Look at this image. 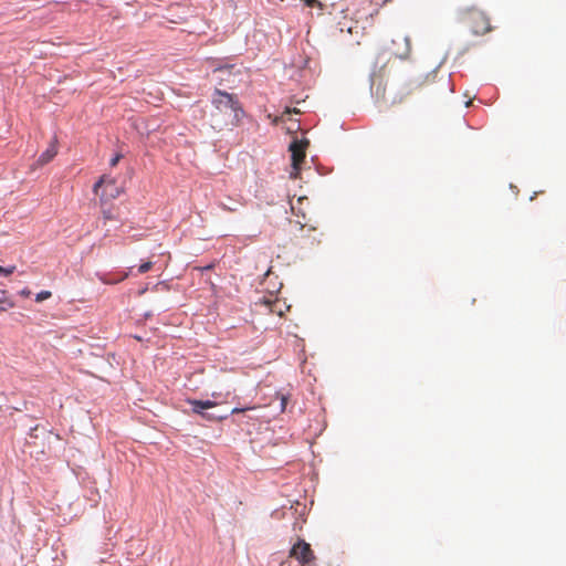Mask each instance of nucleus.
<instances>
[{
  "mask_svg": "<svg viewBox=\"0 0 566 566\" xmlns=\"http://www.w3.org/2000/svg\"><path fill=\"white\" fill-rule=\"evenodd\" d=\"M213 109L210 113L211 127L221 132L239 126L244 111L234 94L216 90L212 97Z\"/></svg>",
  "mask_w": 566,
  "mask_h": 566,
  "instance_id": "f257e3e1",
  "label": "nucleus"
},
{
  "mask_svg": "<svg viewBox=\"0 0 566 566\" xmlns=\"http://www.w3.org/2000/svg\"><path fill=\"white\" fill-rule=\"evenodd\" d=\"M53 440H60V436L54 434L51 430L35 426L31 429L25 446L32 458L43 460L51 453Z\"/></svg>",
  "mask_w": 566,
  "mask_h": 566,
  "instance_id": "f03ea898",
  "label": "nucleus"
},
{
  "mask_svg": "<svg viewBox=\"0 0 566 566\" xmlns=\"http://www.w3.org/2000/svg\"><path fill=\"white\" fill-rule=\"evenodd\" d=\"M290 557L295 558L302 566H313L316 560L311 545L301 538L290 549Z\"/></svg>",
  "mask_w": 566,
  "mask_h": 566,
  "instance_id": "7ed1b4c3",
  "label": "nucleus"
},
{
  "mask_svg": "<svg viewBox=\"0 0 566 566\" xmlns=\"http://www.w3.org/2000/svg\"><path fill=\"white\" fill-rule=\"evenodd\" d=\"M468 22L471 31L474 34H485L486 32L491 31V23L489 17L480 10H469Z\"/></svg>",
  "mask_w": 566,
  "mask_h": 566,
  "instance_id": "20e7f679",
  "label": "nucleus"
},
{
  "mask_svg": "<svg viewBox=\"0 0 566 566\" xmlns=\"http://www.w3.org/2000/svg\"><path fill=\"white\" fill-rule=\"evenodd\" d=\"M308 146V140H293L289 147L292 157V167L293 171L291 172L292 177L296 178L301 168V164L305 159V151Z\"/></svg>",
  "mask_w": 566,
  "mask_h": 566,
  "instance_id": "39448f33",
  "label": "nucleus"
},
{
  "mask_svg": "<svg viewBox=\"0 0 566 566\" xmlns=\"http://www.w3.org/2000/svg\"><path fill=\"white\" fill-rule=\"evenodd\" d=\"M389 50L396 57L407 60L411 54L410 36L401 33L396 34L391 40V48Z\"/></svg>",
  "mask_w": 566,
  "mask_h": 566,
  "instance_id": "423d86ee",
  "label": "nucleus"
},
{
  "mask_svg": "<svg viewBox=\"0 0 566 566\" xmlns=\"http://www.w3.org/2000/svg\"><path fill=\"white\" fill-rule=\"evenodd\" d=\"M187 402L192 407V412L200 415L203 419L209 421H222L227 419L228 416H219L216 417L211 413L205 412L206 409H210L217 406V402L213 400H197V399H188Z\"/></svg>",
  "mask_w": 566,
  "mask_h": 566,
  "instance_id": "0eeeda50",
  "label": "nucleus"
},
{
  "mask_svg": "<svg viewBox=\"0 0 566 566\" xmlns=\"http://www.w3.org/2000/svg\"><path fill=\"white\" fill-rule=\"evenodd\" d=\"M434 78V74L428 73L423 76H418L410 80L408 83H406L403 87V96H408L424 91L428 86L433 84Z\"/></svg>",
  "mask_w": 566,
  "mask_h": 566,
  "instance_id": "6e6552de",
  "label": "nucleus"
},
{
  "mask_svg": "<svg viewBox=\"0 0 566 566\" xmlns=\"http://www.w3.org/2000/svg\"><path fill=\"white\" fill-rule=\"evenodd\" d=\"M57 154V139L54 137L49 147L39 156L38 164L43 166L50 163Z\"/></svg>",
  "mask_w": 566,
  "mask_h": 566,
  "instance_id": "1a4fd4ad",
  "label": "nucleus"
},
{
  "mask_svg": "<svg viewBox=\"0 0 566 566\" xmlns=\"http://www.w3.org/2000/svg\"><path fill=\"white\" fill-rule=\"evenodd\" d=\"M14 306V303L8 296V293L3 290H0V312L7 311Z\"/></svg>",
  "mask_w": 566,
  "mask_h": 566,
  "instance_id": "9d476101",
  "label": "nucleus"
},
{
  "mask_svg": "<svg viewBox=\"0 0 566 566\" xmlns=\"http://www.w3.org/2000/svg\"><path fill=\"white\" fill-rule=\"evenodd\" d=\"M107 184V187L108 186H115V181L106 176H102L99 178V180L94 185V192L95 193H98V189L103 186Z\"/></svg>",
  "mask_w": 566,
  "mask_h": 566,
  "instance_id": "9b49d317",
  "label": "nucleus"
},
{
  "mask_svg": "<svg viewBox=\"0 0 566 566\" xmlns=\"http://www.w3.org/2000/svg\"><path fill=\"white\" fill-rule=\"evenodd\" d=\"M151 268H153V262H150V261L144 262L138 266V273H140V274L147 273L148 271L151 270Z\"/></svg>",
  "mask_w": 566,
  "mask_h": 566,
  "instance_id": "f8f14e48",
  "label": "nucleus"
},
{
  "mask_svg": "<svg viewBox=\"0 0 566 566\" xmlns=\"http://www.w3.org/2000/svg\"><path fill=\"white\" fill-rule=\"evenodd\" d=\"M49 297H51V292L50 291H42V292L36 294L35 301L36 302H43L44 300H46Z\"/></svg>",
  "mask_w": 566,
  "mask_h": 566,
  "instance_id": "ddd939ff",
  "label": "nucleus"
},
{
  "mask_svg": "<svg viewBox=\"0 0 566 566\" xmlns=\"http://www.w3.org/2000/svg\"><path fill=\"white\" fill-rule=\"evenodd\" d=\"M14 270H15V266L3 268L0 265V274L6 275V276L12 274L14 272Z\"/></svg>",
  "mask_w": 566,
  "mask_h": 566,
  "instance_id": "4468645a",
  "label": "nucleus"
},
{
  "mask_svg": "<svg viewBox=\"0 0 566 566\" xmlns=\"http://www.w3.org/2000/svg\"><path fill=\"white\" fill-rule=\"evenodd\" d=\"M251 409H254V407H247V408H233L231 410V413L232 415H235V413H240V412H244L247 410H251Z\"/></svg>",
  "mask_w": 566,
  "mask_h": 566,
  "instance_id": "2eb2a0df",
  "label": "nucleus"
},
{
  "mask_svg": "<svg viewBox=\"0 0 566 566\" xmlns=\"http://www.w3.org/2000/svg\"><path fill=\"white\" fill-rule=\"evenodd\" d=\"M120 158H122V155H120V154L115 155V156L111 159L109 165H111L112 167H115V166L118 164V161L120 160Z\"/></svg>",
  "mask_w": 566,
  "mask_h": 566,
  "instance_id": "dca6fc26",
  "label": "nucleus"
},
{
  "mask_svg": "<svg viewBox=\"0 0 566 566\" xmlns=\"http://www.w3.org/2000/svg\"><path fill=\"white\" fill-rule=\"evenodd\" d=\"M220 207H221L223 210L231 211V212L237 210V208H232V205H229V207H228V206H226L224 203H220Z\"/></svg>",
  "mask_w": 566,
  "mask_h": 566,
  "instance_id": "f3484780",
  "label": "nucleus"
},
{
  "mask_svg": "<svg viewBox=\"0 0 566 566\" xmlns=\"http://www.w3.org/2000/svg\"><path fill=\"white\" fill-rule=\"evenodd\" d=\"M220 207H221L223 210L231 211V212L237 210V208H232V205H229V207H228V206H226L224 203H220Z\"/></svg>",
  "mask_w": 566,
  "mask_h": 566,
  "instance_id": "a211bd4d",
  "label": "nucleus"
},
{
  "mask_svg": "<svg viewBox=\"0 0 566 566\" xmlns=\"http://www.w3.org/2000/svg\"><path fill=\"white\" fill-rule=\"evenodd\" d=\"M286 401H287L286 397H285V396H282V398H281V410H282V411H283V410L285 409V407H286Z\"/></svg>",
  "mask_w": 566,
  "mask_h": 566,
  "instance_id": "6ab92c4d",
  "label": "nucleus"
},
{
  "mask_svg": "<svg viewBox=\"0 0 566 566\" xmlns=\"http://www.w3.org/2000/svg\"><path fill=\"white\" fill-rule=\"evenodd\" d=\"M20 294H21L22 296H24V297H29V296H30V294H31V292H30V290L24 289V290H22V291L20 292Z\"/></svg>",
  "mask_w": 566,
  "mask_h": 566,
  "instance_id": "aec40b11",
  "label": "nucleus"
},
{
  "mask_svg": "<svg viewBox=\"0 0 566 566\" xmlns=\"http://www.w3.org/2000/svg\"><path fill=\"white\" fill-rule=\"evenodd\" d=\"M103 213H104V218H105L106 220L112 219L111 213H108V212H106V211H104Z\"/></svg>",
  "mask_w": 566,
  "mask_h": 566,
  "instance_id": "412c9836",
  "label": "nucleus"
},
{
  "mask_svg": "<svg viewBox=\"0 0 566 566\" xmlns=\"http://www.w3.org/2000/svg\"><path fill=\"white\" fill-rule=\"evenodd\" d=\"M117 195H118V190H117V188L115 189V193H114V192H111V193H109V196H111V197H113V198H115Z\"/></svg>",
  "mask_w": 566,
  "mask_h": 566,
  "instance_id": "4be33fe9",
  "label": "nucleus"
}]
</instances>
